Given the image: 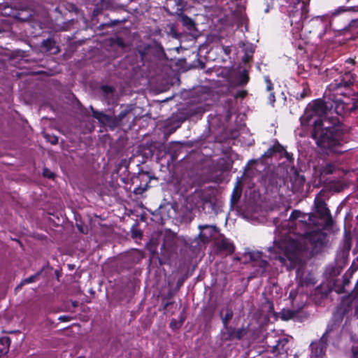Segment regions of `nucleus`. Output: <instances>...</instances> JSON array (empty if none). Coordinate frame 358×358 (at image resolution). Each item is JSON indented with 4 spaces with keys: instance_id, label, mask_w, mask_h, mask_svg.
<instances>
[{
    "instance_id": "nucleus-1",
    "label": "nucleus",
    "mask_w": 358,
    "mask_h": 358,
    "mask_svg": "<svg viewBox=\"0 0 358 358\" xmlns=\"http://www.w3.org/2000/svg\"><path fill=\"white\" fill-rule=\"evenodd\" d=\"M315 216L302 215L294 210L289 220L278 229V234L274 245L268 248L273 252V258L278 259L288 269L293 268L301 263L303 252L308 244H317L322 241L320 229L312 230L310 225H317Z\"/></svg>"
},
{
    "instance_id": "nucleus-2",
    "label": "nucleus",
    "mask_w": 358,
    "mask_h": 358,
    "mask_svg": "<svg viewBox=\"0 0 358 358\" xmlns=\"http://www.w3.org/2000/svg\"><path fill=\"white\" fill-rule=\"evenodd\" d=\"M355 78L350 72L340 73L338 77L329 84L325 92V97L334 104V109L338 115H343L346 113L355 110L357 106L358 92L350 88L353 85Z\"/></svg>"
},
{
    "instance_id": "nucleus-3",
    "label": "nucleus",
    "mask_w": 358,
    "mask_h": 358,
    "mask_svg": "<svg viewBox=\"0 0 358 358\" xmlns=\"http://www.w3.org/2000/svg\"><path fill=\"white\" fill-rule=\"evenodd\" d=\"M321 120L314 121V127L312 132V137L316 141L317 145L325 152H341L339 148L343 145L344 141L341 138L338 132L332 127L326 126L322 127Z\"/></svg>"
},
{
    "instance_id": "nucleus-4",
    "label": "nucleus",
    "mask_w": 358,
    "mask_h": 358,
    "mask_svg": "<svg viewBox=\"0 0 358 358\" xmlns=\"http://www.w3.org/2000/svg\"><path fill=\"white\" fill-rule=\"evenodd\" d=\"M327 102L321 99L315 100L312 104H310L306 109L303 115L301 117L300 121L302 127H306L311 122L314 124L315 120H321L322 124L326 122L325 116L327 115L330 108Z\"/></svg>"
},
{
    "instance_id": "nucleus-5",
    "label": "nucleus",
    "mask_w": 358,
    "mask_h": 358,
    "mask_svg": "<svg viewBox=\"0 0 358 358\" xmlns=\"http://www.w3.org/2000/svg\"><path fill=\"white\" fill-rule=\"evenodd\" d=\"M315 208L322 223L326 226H330L332 224V218L326 203L321 199H316Z\"/></svg>"
},
{
    "instance_id": "nucleus-6",
    "label": "nucleus",
    "mask_w": 358,
    "mask_h": 358,
    "mask_svg": "<svg viewBox=\"0 0 358 358\" xmlns=\"http://www.w3.org/2000/svg\"><path fill=\"white\" fill-rule=\"evenodd\" d=\"M90 109L92 112L93 117L99 120L103 125L108 126L110 128H114L120 125L116 116L112 117L106 115L101 112L95 110L92 106Z\"/></svg>"
},
{
    "instance_id": "nucleus-7",
    "label": "nucleus",
    "mask_w": 358,
    "mask_h": 358,
    "mask_svg": "<svg viewBox=\"0 0 358 358\" xmlns=\"http://www.w3.org/2000/svg\"><path fill=\"white\" fill-rule=\"evenodd\" d=\"M199 229L200 230L199 236L203 243L210 241V240L218 231L217 228L215 225H199Z\"/></svg>"
},
{
    "instance_id": "nucleus-8",
    "label": "nucleus",
    "mask_w": 358,
    "mask_h": 358,
    "mask_svg": "<svg viewBox=\"0 0 358 358\" xmlns=\"http://www.w3.org/2000/svg\"><path fill=\"white\" fill-rule=\"evenodd\" d=\"M327 347V339L323 336L318 341L313 342L310 345L311 354L315 358L321 357L325 352Z\"/></svg>"
},
{
    "instance_id": "nucleus-9",
    "label": "nucleus",
    "mask_w": 358,
    "mask_h": 358,
    "mask_svg": "<svg viewBox=\"0 0 358 358\" xmlns=\"http://www.w3.org/2000/svg\"><path fill=\"white\" fill-rule=\"evenodd\" d=\"M215 245L217 250L226 254H231L234 252V245L225 238H222L215 241Z\"/></svg>"
},
{
    "instance_id": "nucleus-10",
    "label": "nucleus",
    "mask_w": 358,
    "mask_h": 358,
    "mask_svg": "<svg viewBox=\"0 0 358 358\" xmlns=\"http://www.w3.org/2000/svg\"><path fill=\"white\" fill-rule=\"evenodd\" d=\"M134 110V106L133 105H128L124 107H122V109L120 114L116 116L117 120H118V122L120 125L122 124V122L123 120L128 115H131L134 116L135 114L133 112Z\"/></svg>"
},
{
    "instance_id": "nucleus-11",
    "label": "nucleus",
    "mask_w": 358,
    "mask_h": 358,
    "mask_svg": "<svg viewBox=\"0 0 358 358\" xmlns=\"http://www.w3.org/2000/svg\"><path fill=\"white\" fill-rule=\"evenodd\" d=\"M221 319L224 325V327H227L228 322L233 317V311L229 307L223 308L220 312Z\"/></svg>"
},
{
    "instance_id": "nucleus-12",
    "label": "nucleus",
    "mask_w": 358,
    "mask_h": 358,
    "mask_svg": "<svg viewBox=\"0 0 358 358\" xmlns=\"http://www.w3.org/2000/svg\"><path fill=\"white\" fill-rule=\"evenodd\" d=\"M10 344V339L7 337H2L0 339V355H4L8 352Z\"/></svg>"
},
{
    "instance_id": "nucleus-13",
    "label": "nucleus",
    "mask_w": 358,
    "mask_h": 358,
    "mask_svg": "<svg viewBox=\"0 0 358 358\" xmlns=\"http://www.w3.org/2000/svg\"><path fill=\"white\" fill-rule=\"evenodd\" d=\"M254 51L255 49L252 45L249 44L245 45L244 48L245 55L243 57V61L245 63L249 62L252 59Z\"/></svg>"
},
{
    "instance_id": "nucleus-14",
    "label": "nucleus",
    "mask_w": 358,
    "mask_h": 358,
    "mask_svg": "<svg viewBox=\"0 0 358 358\" xmlns=\"http://www.w3.org/2000/svg\"><path fill=\"white\" fill-rule=\"evenodd\" d=\"M180 20L182 24L187 27L189 29H192L194 27V21L189 17L185 15L180 16Z\"/></svg>"
},
{
    "instance_id": "nucleus-15",
    "label": "nucleus",
    "mask_w": 358,
    "mask_h": 358,
    "mask_svg": "<svg viewBox=\"0 0 358 358\" xmlns=\"http://www.w3.org/2000/svg\"><path fill=\"white\" fill-rule=\"evenodd\" d=\"M226 332L222 334V338L224 340H231L235 338V329L228 327H224Z\"/></svg>"
},
{
    "instance_id": "nucleus-16",
    "label": "nucleus",
    "mask_w": 358,
    "mask_h": 358,
    "mask_svg": "<svg viewBox=\"0 0 358 358\" xmlns=\"http://www.w3.org/2000/svg\"><path fill=\"white\" fill-rule=\"evenodd\" d=\"M250 259L255 263L257 262L262 257V253L259 251H252L248 254Z\"/></svg>"
},
{
    "instance_id": "nucleus-17",
    "label": "nucleus",
    "mask_w": 358,
    "mask_h": 358,
    "mask_svg": "<svg viewBox=\"0 0 358 358\" xmlns=\"http://www.w3.org/2000/svg\"><path fill=\"white\" fill-rule=\"evenodd\" d=\"M294 316V313L289 310H283L281 313V318L283 320H289L293 318Z\"/></svg>"
},
{
    "instance_id": "nucleus-18",
    "label": "nucleus",
    "mask_w": 358,
    "mask_h": 358,
    "mask_svg": "<svg viewBox=\"0 0 358 358\" xmlns=\"http://www.w3.org/2000/svg\"><path fill=\"white\" fill-rule=\"evenodd\" d=\"M249 78L246 71L242 72L238 77V84L243 85L248 82Z\"/></svg>"
},
{
    "instance_id": "nucleus-19",
    "label": "nucleus",
    "mask_w": 358,
    "mask_h": 358,
    "mask_svg": "<svg viewBox=\"0 0 358 358\" xmlns=\"http://www.w3.org/2000/svg\"><path fill=\"white\" fill-rule=\"evenodd\" d=\"M280 145H278L276 147H273V148H270L269 149L267 150L266 152H264V154L263 155V157H270L273 155V154L275 152H280Z\"/></svg>"
},
{
    "instance_id": "nucleus-20",
    "label": "nucleus",
    "mask_w": 358,
    "mask_h": 358,
    "mask_svg": "<svg viewBox=\"0 0 358 358\" xmlns=\"http://www.w3.org/2000/svg\"><path fill=\"white\" fill-rule=\"evenodd\" d=\"M41 272L42 271H41L35 273L34 275H31L29 278L24 279L23 283L29 284V283H32V282H35L36 280L38 279Z\"/></svg>"
},
{
    "instance_id": "nucleus-21",
    "label": "nucleus",
    "mask_w": 358,
    "mask_h": 358,
    "mask_svg": "<svg viewBox=\"0 0 358 358\" xmlns=\"http://www.w3.org/2000/svg\"><path fill=\"white\" fill-rule=\"evenodd\" d=\"M101 90L107 98L110 99L112 96L113 89L111 87L107 85L102 86Z\"/></svg>"
},
{
    "instance_id": "nucleus-22",
    "label": "nucleus",
    "mask_w": 358,
    "mask_h": 358,
    "mask_svg": "<svg viewBox=\"0 0 358 358\" xmlns=\"http://www.w3.org/2000/svg\"><path fill=\"white\" fill-rule=\"evenodd\" d=\"M335 170V166L333 164H328L322 169V173L324 174H331Z\"/></svg>"
},
{
    "instance_id": "nucleus-23",
    "label": "nucleus",
    "mask_w": 358,
    "mask_h": 358,
    "mask_svg": "<svg viewBox=\"0 0 358 358\" xmlns=\"http://www.w3.org/2000/svg\"><path fill=\"white\" fill-rule=\"evenodd\" d=\"M246 333L247 331L244 328L235 329V338L241 339L246 334Z\"/></svg>"
},
{
    "instance_id": "nucleus-24",
    "label": "nucleus",
    "mask_w": 358,
    "mask_h": 358,
    "mask_svg": "<svg viewBox=\"0 0 358 358\" xmlns=\"http://www.w3.org/2000/svg\"><path fill=\"white\" fill-rule=\"evenodd\" d=\"M268 263L266 259H264L262 257L259 259L257 262L255 263V265L259 266L262 268H265L267 266Z\"/></svg>"
},
{
    "instance_id": "nucleus-25",
    "label": "nucleus",
    "mask_w": 358,
    "mask_h": 358,
    "mask_svg": "<svg viewBox=\"0 0 358 358\" xmlns=\"http://www.w3.org/2000/svg\"><path fill=\"white\" fill-rule=\"evenodd\" d=\"M298 4L301 6L302 15L308 13L307 5L304 1L299 3Z\"/></svg>"
},
{
    "instance_id": "nucleus-26",
    "label": "nucleus",
    "mask_w": 358,
    "mask_h": 358,
    "mask_svg": "<svg viewBox=\"0 0 358 358\" xmlns=\"http://www.w3.org/2000/svg\"><path fill=\"white\" fill-rule=\"evenodd\" d=\"M43 46L47 48L48 50H50L53 45V43L50 39H48L43 42Z\"/></svg>"
},
{
    "instance_id": "nucleus-27",
    "label": "nucleus",
    "mask_w": 358,
    "mask_h": 358,
    "mask_svg": "<svg viewBox=\"0 0 358 358\" xmlns=\"http://www.w3.org/2000/svg\"><path fill=\"white\" fill-rule=\"evenodd\" d=\"M48 134L45 135V138H47L52 144L57 143L58 138L56 136H52L50 138H48Z\"/></svg>"
},
{
    "instance_id": "nucleus-28",
    "label": "nucleus",
    "mask_w": 358,
    "mask_h": 358,
    "mask_svg": "<svg viewBox=\"0 0 358 358\" xmlns=\"http://www.w3.org/2000/svg\"><path fill=\"white\" fill-rule=\"evenodd\" d=\"M71 319V317L67 315H62L59 317V320L61 322H69Z\"/></svg>"
},
{
    "instance_id": "nucleus-29",
    "label": "nucleus",
    "mask_w": 358,
    "mask_h": 358,
    "mask_svg": "<svg viewBox=\"0 0 358 358\" xmlns=\"http://www.w3.org/2000/svg\"><path fill=\"white\" fill-rule=\"evenodd\" d=\"M43 176H44L45 177L48 178H52V177H53V173H51L49 170H48V169H45L43 170Z\"/></svg>"
},
{
    "instance_id": "nucleus-30",
    "label": "nucleus",
    "mask_w": 358,
    "mask_h": 358,
    "mask_svg": "<svg viewBox=\"0 0 358 358\" xmlns=\"http://www.w3.org/2000/svg\"><path fill=\"white\" fill-rule=\"evenodd\" d=\"M265 81H266V83H267V87H266L267 90H268V91L271 90H272V88H273V87H272V84H271V81L269 80V79H268V77H266V78H265Z\"/></svg>"
},
{
    "instance_id": "nucleus-31",
    "label": "nucleus",
    "mask_w": 358,
    "mask_h": 358,
    "mask_svg": "<svg viewBox=\"0 0 358 358\" xmlns=\"http://www.w3.org/2000/svg\"><path fill=\"white\" fill-rule=\"evenodd\" d=\"M222 49H223V50H224V53L226 55H229L230 54V52H231V48L229 46H224L222 48Z\"/></svg>"
},
{
    "instance_id": "nucleus-32",
    "label": "nucleus",
    "mask_w": 358,
    "mask_h": 358,
    "mask_svg": "<svg viewBox=\"0 0 358 358\" xmlns=\"http://www.w3.org/2000/svg\"><path fill=\"white\" fill-rule=\"evenodd\" d=\"M307 94H308V90L304 89L303 93H301L300 94V97L301 99H303L304 97H306L307 96Z\"/></svg>"
},
{
    "instance_id": "nucleus-33",
    "label": "nucleus",
    "mask_w": 358,
    "mask_h": 358,
    "mask_svg": "<svg viewBox=\"0 0 358 358\" xmlns=\"http://www.w3.org/2000/svg\"><path fill=\"white\" fill-rule=\"evenodd\" d=\"M26 283H23V280L17 286L16 289H20L22 288V287L25 285Z\"/></svg>"
},
{
    "instance_id": "nucleus-34",
    "label": "nucleus",
    "mask_w": 358,
    "mask_h": 358,
    "mask_svg": "<svg viewBox=\"0 0 358 358\" xmlns=\"http://www.w3.org/2000/svg\"><path fill=\"white\" fill-rule=\"evenodd\" d=\"M204 205H209V206H212V203L210 201H204Z\"/></svg>"
},
{
    "instance_id": "nucleus-35",
    "label": "nucleus",
    "mask_w": 358,
    "mask_h": 358,
    "mask_svg": "<svg viewBox=\"0 0 358 358\" xmlns=\"http://www.w3.org/2000/svg\"><path fill=\"white\" fill-rule=\"evenodd\" d=\"M78 303L77 301H72V306L76 308L78 306Z\"/></svg>"
},
{
    "instance_id": "nucleus-36",
    "label": "nucleus",
    "mask_w": 358,
    "mask_h": 358,
    "mask_svg": "<svg viewBox=\"0 0 358 358\" xmlns=\"http://www.w3.org/2000/svg\"><path fill=\"white\" fill-rule=\"evenodd\" d=\"M354 353L355 355H358V348H357V350L355 351H354Z\"/></svg>"
},
{
    "instance_id": "nucleus-37",
    "label": "nucleus",
    "mask_w": 358,
    "mask_h": 358,
    "mask_svg": "<svg viewBox=\"0 0 358 358\" xmlns=\"http://www.w3.org/2000/svg\"><path fill=\"white\" fill-rule=\"evenodd\" d=\"M118 44H119L120 45L123 46V45H122V42L121 41L118 43Z\"/></svg>"
},
{
    "instance_id": "nucleus-38",
    "label": "nucleus",
    "mask_w": 358,
    "mask_h": 358,
    "mask_svg": "<svg viewBox=\"0 0 358 358\" xmlns=\"http://www.w3.org/2000/svg\"><path fill=\"white\" fill-rule=\"evenodd\" d=\"M357 219H358V215H357Z\"/></svg>"
}]
</instances>
